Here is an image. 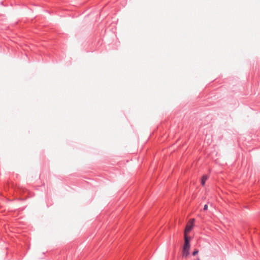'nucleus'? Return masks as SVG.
Segmentation results:
<instances>
[{
  "instance_id": "nucleus-2",
  "label": "nucleus",
  "mask_w": 260,
  "mask_h": 260,
  "mask_svg": "<svg viewBox=\"0 0 260 260\" xmlns=\"http://www.w3.org/2000/svg\"><path fill=\"white\" fill-rule=\"evenodd\" d=\"M194 221V219H190L189 223L187 224L185 227L184 233L188 234L190 232L193 227V222Z\"/></svg>"
},
{
  "instance_id": "nucleus-1",
  "label": "nucleus",
  "mask_w": 260,
  "mask_h": 260,
  "mask_svg": "<svg viewBox=\"0 0 260 260\" xmlns=\"http://www.w3.org/2000/svg\"><path fill=\"white\" fill-rule=\"evenodd\" d=\"M190 243H184L183 248V256L187 257L189 255V250L190 249Z\"/></svg>"
},
{
  "instance_id": "nucleus-4",
  "label": "nucleus",
  "mask_w": 260,
  "mask_h": 260,
  "mask_svg": "<svg viewBox=\"0 0 260 260\" xmlns=\"http://www.w3.org/2000/svg\"><path fill=\"white\" fill-rule=\"evenodd\" d=\"M190 238L187 234L184 233V243H189Z\"/></svg>"
},
{
  "instance_id": "nucleus-5",
  "label": "nucleus",
  "mask_w": 260,
  "mask_h": 260,
  "mask_svg": "<svg viewBox=\"0 0 260 260\" xmlns=\"http://www.w3.org/2000/svg\"><path fill=\"white\" fill-rule=\"evenodd\" d=\"M199 251L198 250H195L193 253H192V255H196L198 253Z\"/></svg>"
},
{
  "instance_id": "nucleus-3",
  "label": "nucleus",
  "mask_w": 260,
  "mask_h": 260,
  "mask_svg": "<svg viewBox=\"0 0 260 260\" xmlns=\"http://www.w3.org/2000/svg\"><path fill=\"white\" fill-rule=\"evenodd\" d=\"M207 179H208V176L207 175H204L202 176V179H201V184H202V186L205 185V182H206V180H207Z\"/></svg>"
},
{
  "instance_id": "nucleus-6",
  "label": "nucleus",
  "mask_w": 260,
  "mask_h": 260,
  "mask_svg": "<svg viewBox=\"0 0 260 260\" xmlns=\"http://www.w3.org/2000/svg\"><path fill=\"white\" fill-rule=\"evenodd\" d=\"M207 209H208V205L207 204H206L204 206V210H207Z\"/></svg>"
}]
</instances>
